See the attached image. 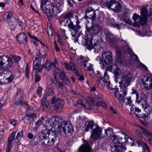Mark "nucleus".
<instances>
[{"label": "nucleus", "instance_id": "nucleus-14", "mask_svg": "<svg viewBox=\"0 0 152 152\" xmlns=\"http://www.w3.org/2000/svg\"><path fill=\"white\" fill-rule=\"evenodd\" d=\"M16 134V132H12L10 134L8 140L7 145L6 148V152H10L13 146V141L14 139Z\"/></svg>", "mask_w": 152, "mask_h": 152}, {"label": "nucleus", "instance_id": "nucleus-18", "mask_svg": "<svg viewBox=\"0 0 152 152\" xmlns=\"http://www.w3.org/2000/svg\"><path fill=\"white\" fill-rule=\"evenodd\" d=\"M106 71H108L114 73L116 76L118 75L120 72V70L118 66L116 65H113L107 67Z\"/></svg>", "mask_w": 152, "mask_h": 152}, {"label": "nucleus", "instance_id": "nucleus-51", "mask_svg": "<svg viewBox=\"0 0 152 152\" xmlns=\"http://www.w3.org/2000/svg\"><path fill=\"white\" fill-rule=\"evenodd\" d=\"M47 32L48 35L52 36V34L53 33V31L51 25H50L49 26H48L47 28Z\"/></svg>", "mask_w": 152, "mask_h": 152}, {"label": "nucleus", "instance_id": "nucleus-56", "mask_svg": "<svg viewBox=\"0 0 152 152\" xmlns=\"http://www.w3.org/2000/svg\"><path fill=\"white\" fill-rule=\"evenodd\" d=\"M124 100L126 101L125 102L127 104L129 105H132V101L131 100V97L130 96L127 97L125 98Z\"/></svg>", "mask_w": 152, "mask_h": 152}, {"label": "nucleus", "instance_id": "nucleus-5", "mask_svg": "<svg viewBox=\"0 0 152 152\" xmlns=\"http://www.w3.org/2000/svg\"><path fill=\"white\" fill-rule=\"evenodd\" d=\"M75 18L76 20L75 22L76 23L75 26L73 25V23H72L70 20H69L67 21V23H69L67 25L68 28L70 29V31L72 36L74 37L76 35L78 29H79L81 27L79 25L80 22L79 21L77 16L75 15Z\"/></svg>", "mask_w": 152, "mask_h": 152}, {"label": "nucleus", "instance_id": "nucleus-12", "mask_svg": "<svg viewBox=\"0 0 152 152\" xmlns=\"http://www.w3.org/2000/svg\"><path fill=\"white\" fill-rule=\"evenodd\" d=\"M142 84L146 89H148L149 87L152 89V79L147 76H143L142 79Z\"/></svg>", "mask_w": 152, "mask_h": 152}, {"label": "nucleus", "instance_id": "nucleus-13", "mask_svg": "<svg viewBox=\"0 0 152 152\" xmlns=\"http://www.w3.org/2000/svg\"><path fill=\"white\" fill-rule=\"evenodd\" d=\"M86 18H89L94 20L95 18L96 14L94 10L91 7H88L85 12Z\"/></svg>", "mask_w": 152, "mask_h": 152}, {"label": "nucleus", "instance_id": "nucleus-64", "mask_svg": "<svg viewBox=\"0 0 152 152\" xmlns=\"http://www.w3.org/2000/svg\"><path fill=\"white\" fill-rule=\"evenodd\" d=\"M9 122L11 124L15 126L17 124V121L15 119H11L10 120Z\"/></svg>", "mask_w": 152, "mask_h": 152}, {"label": "nucleus", "instance_id": "nucleus-10", "mask_svg": "<svg viewBox=\"0 0 152 152\" xmlns=\"http://www.w3.org/2000/svg\"><path fill=\"white\" fill-rule=\"evenodd\" d=\"M95 127L91 132V134L90 138L93 140H96L101 137L102 129L97 124H95Z\"/></svg>", "mask_w": 152, "mask_h": 152}, {"label": "nucleus", "instance_id": "nucleus-42", "mask_svg": "<svg viewBox=\"0 0 152 152\" xmlns=\"http://www.w3.org/2000/svg\"><path fill=\"white\" fill-rule=\"evenodd\" d=\"M58 72H56V75L58 74L59 75V78L61 79L62 80L67 77L64 71L61 69H58Z\"/></svg>", "mask_w": 152, "mask_h": 152}, {"label": "nucleus", "instance_id": "nucleus-37", "mask_svg": "<svg viewBox=\"0 0 152 152\" xmlns=\"http://www.w3.org/2000/svg\"><path fill=\"white\" fill-rule=\"evenodd\" d=\"M110 140L111 141L112 146H113V145H116L117 144H119V141L118 139V136L114 135L111 137Z\"/></svg>", "mask_w": 152, "mask_h": 152}, {"label": "nucleus", "instance_id": "nucleus-29", "mask_svg": "<svg viewBox=\"0 0 152 152\" xmlns=\"http://www.w3.org/2000/svg\"><path fill=\"white\" fill-rule=\"evenodd\" d=\"M86 126L85 130L86 132H88L89 130L93 129V127L94 126V121H88L86 123Z\"/></svg>", "mask_w": 152, "mask_h": 152}, {"label": "nucleus", "instance_id": "nucleus-53", "mask_svg": "<svg viewBox=\"0 0 152 152\" xmlns=\"http://www.w3.org/2000/svg\"><path fill=\"white\" fill-rule=\"evenodd\" d=\"M4 16L6 17L7 20H9L13 16V13L12 12H9L6 13Z\"/></svg>", "mask_w": 152, "mask_h": 152}, {"label": "nucleus", "instance_id": "nucleus-24", "mask_svg": "<svg viewBox=\"0 0 152 152\" xmlns=\"http://www.w3.org/2000/svg\"><path fill=\"white\" fill-rule=\"evenodd\" d=\"M132 18L135 22L139 25H143L146 23H144L142 18H141L140 16L136 14H134L132 17Z\"/></svg>", "mask_w": 152, "mask_h": 152}, {"label": "nucleus", "instance_id": "nucleus-54", "mask_svg": "<svg viewBox=\"0 0 152 152\" xmlns=\"http://www.w3.org/2000/svg\"><path fill=\"white\" fill-rule=\"evenodd\" d=\"M141 104L142 107L145 108L146 106L148 105L149 104L147 100L142 99L141 100Z\"/></svg>", "mask_w": 152, "mask_h": 152}, {"label": "nucleus", "instance_id": "nucleus-26", "mask_svg": "<svg viewBox=\"0 0 152 152\" xmlns=\"http://www.w3.org/2000/svg\"><path fill=\"white\" fill-rule=\"evenodd\" d=\"M106 39L112 42H114L116 41V39L114 37L113 34L109 31H105L104 32Z\"/></svg>", "mask_w": 152, "mask_h": 152}, {"label": "nucleus", "instance_id": "nucleus-38", "mask_svg": "<svg viewBox=\"0 0 152 152\" xmlns=\"http://www.w3.org/2000/svg\"><path fill=\"white\" fill-rule=\"evenodd\" d=\"M123 17L124 21L129 24L132 23V21L130 19L129 14L127 13H124L123 15Z\"/></svg>", "mask_w": 152, "mask_h": 152}, {"label": "nucleus", "instance_id": "nucleus-21", "mask_svg": "<svg viewBox=\"0 0 152 152\" xmlns=\"http://www.w3.org/2000/svg\"><path fill=\"white\" fill-rule=\"evenodd\" d=\"M10 63L13 64L12 59L8 56H0V64Z\"/></svg>", "mask_w": 152, "mask_h": 152}, {"label": "nucleus", "instance_id": "nucleus-62", "mask_svg": "<svg viewBox=\"0 0 152 152\" xmlns=\"http://www.w3.org/2000/svg\"><path fill=\"white\" fill-rule=\"evenodd\" d=\"M25 75L26 77L28 78L29 77V68L28 65L27 64L26 67L25 68Z\"/></svg>", "mask_w": 152, "mask_h": 152}, {"label": "nucleus", "instance_id": "nucleus-15", "mask_svg": "<svg viewBox=\"0 0 152 152\" xmlns=\"http://www.w3.org/2000/svg\"><path fill=\"white\" fill-rule=\"evenodd\" d=\"M109 7L108 8H111L114 11L118 12L120 9L121 5L118 2L115 0H111V2L110 5H108Z\"/></svg>", "mask_w": 152, "mask_h": 152}, {"label": "nucleus", "instance_id": "nucleus-9", "mask_svg": "<svg viewBox=\"0 0 152 152\" xmlns=\"http://www.w3.org/2000/svg\"><path fill=\"white\" fill-rule=\"evenodd\" d=\"M126 87L120 86V91L119 92L116 91L115 93V97L118 99L121 102H124V96L127 94V88H126Z\"/></svg>", "mask_w": 152, "mask_h": 152}, {"label": "nucleus", "instance_id": "nucleus-34", "mask_svg": "<svg viewBox=\"0 0 152 152\" xmlns=\"http://www.w3.org/2000/svg\"><path fill=\"white\" fill-rule=\"evenodd\" d=\"M88 60L87 59L84 58L82 56H80L78 58L77 60L78 63L83 64V66L84 67H86V63L88 62Z\"/></svg>", "mask_w": 152, "mask_h": 152}, {"label": "nucleus", "instance_id": "nucleus-3", "mask_svg": "<svg viewBox=\"0 0 152 152\" xmlns=\"http://www.w3.org/2000/svg\"><path fill=\"white\" fill-rule=\"evenodd\" d=\"M141 113V110L138 107H135L134 108L132 107L131 109V113L135 115L138 117L140 121L142 124L147 126L149 124L147 121V116L145 114H140Z\"/></svg>", "mask_w": 152, "mask_h": 152}, {"label": "nucleus", "instance_id": "nucleus-30", "mask_svg": "<svg viewBox=\"0 0 152 152\" xmlns=\"http://www.w3.org/2000/svg\"><path fill=\"white\" fill-rule=\"evenodd\" d=\"M48 139H49L52 145H53L55 140L57 139V135L56 133L53 132H50L48 136Z\"/></svg>", "mask_w": 152, "mask_h": 152}, {"label": "nucleus", "instance_id": "nucleus-16", "mask_svg": "<svg viewBox=\"0 0 152 152\" xmlns=\"http://www.w3.org/2000/svg\"><path fill=\"white\" fill-rule=\"evenodd\" d=\"M17 37V41L20 44H26L27 43V37L24 33L19 34Z\"/></svg>", "mask_w": 152, "mask_h": 152}, {"label": "nucleus", "instance_id": "nucleus-45", "mask_svg": "<svg viewBox=\"0 0 152 152\" xmlns=\"http://www.w3.org/2000/svg\"><path fill=\"white\" fill-rule=\"evenodd\" d=\"M144 108L145 111L146 113V115H145L148 116L151 114L152 112V109L151 107L149 106V105L147 106H146Z\"/></svg>", "mask_w": 152, "mask_h": 152}, {"label": "nucleus", "instance_id": "nucleus-23", "mask_svg": "<svg viewBox=\"0 0 152 152\" xmlns=\"http://www.w3.org/2000/svg\"><path fill=\"white\" fill-rule=\"evenodd\" d=\"M36 116V114L34 113L30 115L27 114L23 118V120L25 123L28 124L31 122V120H34Z\"/></svg>", "mask_w": 152, "mask_h": 152}, {"label": "nucleus", "instance_id": "nucleus-2", "mask_svg": "<svg viewBox=\"0 0 152 152\" xmlns=\"http://www.w3.org/2000/svg\"><path fill=\"white\" fill-rule=\"evenodd\" d=\"M48 0H40L41 8L42 10L45 11V14L48 18H51L58 11L57 8L53 4H50L46 6L43 9V7L46 4Z\"/></svg>", "mask_w": 152, "mask_h": 152}, {"label": "nucleus", "instance_id": "nucleus-41", "mask_svg": "<svg viewBox=\"0 0 152 152\" xmlns=\"http://www.w3.org/2000/svg\"><path fill=\"white\" fill-rule=\"evenodd\" d=\"M6 74L4 72L0 73V84H7V79L6 77L5 78L4 76H3L2 74Z\"/></svg>", "mask_w": 152, "mask_h": 152}, {"label": "nucleus", "instance_id": "nucleus-7", "mask_svg": "<svg viewBox=\"0 0 152 152\" xmlns=\"http://www.w3.org/2000/svg\"><path fill=\"white\" fill-rule=\"evenodd\" d=\"M51 103L53 104H55L54 106L56 111L59 113L62 110L64 104V102L62 99L55 97L52 98Z\"/></svg>", "mask_w": 152, "mask_h": 152}, {"label": "nucleus", "instance_id": "nucleus-39", "mask_svg": "<svg viewBox=\"0 0 152 152\" xmlns=\"http://www.w3.org/2000/svg\"><path fill=\"white\" fill-rule=\"evenodd\" d=\"M52 121H51L50 118L48 120L46 121L45 124L46 127L47 128L46 129H51L52 131H54V130H53L52 129V127L53 128V126L54 125Z\"/></svg>", "mask_w": 152, "mask_h": 152}, {"label": "nucleus", "instance_id": "nucleus-46", "mask_svg": "<svg viewBox=\"0 0 152 152\" xmlns=\"http://www.w3.org/2000/svg\"><path fill=\"white\" fill-rule=\"evenodd\" d=\"M106 22L107 24L110 26H114L115 24V21L113 18L110 19V18L108 17L106 18Z\"/></svg>", "mask_w": 152, "mask_h": 152}, {"label": "nucleus", "instance_id": "nucleus-63", "mask_svg": "<svg viewBox=\"0 0 152 152\" xmlns=\"http://www.w3.org/2000/svg\"><path fill=\"white\" fill-rule=\"evenodd\" d=\"M87 70L89 71H91L93 72L94 71L93 65L90 63H89V66H87Z\"/></svg>", "mask_w": 152, "mask_h": 152}, {"label": "nucleus", "instance_id": "nucleus-47", "mask_svg": "<svg viewBox=\"0 0 152 152\" xmlns=\"http://www.w3.org/2000/svg\"><path fill=\"white\" fill-rule=\"evenodd\" d=\"M141 129L142 130V132L146 136L148 137H152V134L149 131L144 129L142 127H141Z\"/></svg>", "mask_w": 152, "mask_h": 152}, {"label": "nucleus", "instance_id": "nucleus-17", "mask_svg": "<svg viewBox=\"0 0 152 152\" xmlns=\"http://www.w3.org/2000/svg\"><path fill=\"white\" fill-rule=\"evenodd\" d=\"M73 13L72 10H70L68 12L64 14L63 17L65 18L68 19L66 22V24H69V23H67V21L69 20H70L72 23H73L76 20L75 18V16L73 17Z\"/></svg>", "mask_w": 152, "mask_h": 152}, {"label": "nucleus", "instance_id": "nucleus-44", "mask_svg": "<svg viewBox=\"0 0 152 152\" xmlns=\"http://www.w3.org/2000/svg\"><path fill=\"white\" fill-rule=\"evenodd\" d=\"M127 51L129 52V54L131 56V57L134 60H137L138 59V57L137 55L135 54L130 48L127 47Z\"/></svg>", "mask_w": 152, "mask_h": 152}, {"label": "nucleus", "instance_id": "nucleus-4", "mask_svg": "<svg viewBox=\"0 0 152 152\" xmlns=\"http://www.w3.org/2000/svg\"><path fill=\"white\" fill-rule=\"evenodd\" d=\"M103 61H100V64L102 65V68L107 65H109L112 63L113 60V54L110 51L103 52L102 53Z\"/></svg>", "mask_w": 152, "mask_h": 152}, {"label": "nucleus", "instance_id": "nucleus-43", "mask_svg": "<svg viewBox=\"0 0 152 152\" xmlns=\"http://www.w3.org/2000/svg\"><path fill=\"white\" fill-rule=\"evenodd\" d=\"M73 104L75 106H77L78 104L81 105L83 107L87 109V110H91V108L90 107H87L84 103L81 100H79L77 101V103L75 104L73 103Z\"/></svg>", "mask_w": 152, "mask_h": 152}, {"label": "nucleus", "instance_id": "nucleus-52", "mask_svg": "<svg viewBox=\"0 0 152 152\" xmlns=\"http://www.w3.org/2000/svg\"><path fill=\"white\" fill-rule=\"evenodd\" d=\"M42 123V121H41V120L39 119V120L36 123V124L34 126V125L32 124L31 128L32 129L34 130L37 128L38 126L40 125Z\"/></svg>", "mask_w": 152, "mask_h": 152}, {"label": "nucleus", "instance_id": "nucleus-1", "mask_svg": "<svg viewBox=\"0 0 152 152\" xmlns=\"http://www.w3.org/2000/svg\"><path fill=\"white\" fill-rule=\"evenodd\" d=\"M56 130L58 133L64 136H70L73 132L72 126L65 121L58 126Z\"/></svg>", "mask_w": 152, "mask_h": 152}, {"label": "nucleus", "instance_id": "nucleus-58", "mask_svg": "<svg viewBox=\"0 0 152 152\" xmlns=\"http://www.w3.org/2000/svg\"><path fill=\"white\" fill-rule=\"evenodd\" d=\"M66 86H69L70 85V82L67 77L62 80Z\"/></svg>", "mask_w": 152, "mask_h": 152}, {"label": "nucleus", "instance_id": "nucleus-31", "mask_svg": "<svg viewBox=\"0 0 152 152\" xmlns=\"http://www.w3.org/2000/svg\"><path fill=\"white\" fill-rule=\"evenodd\" d=\"M113 147L114 148V151L116 152H124V150L126 149L122 145H113Z\"/></svg>", "mask_w": 152, "mask_h": 152}, {"label": "nucleus", "instance_id": "nucleus-6", "mask_svg": "<svg viewBox=\"0 0 152 152\" xmlns=\"http://www.w3.org/2000/svg\"><path fill=\"white\" fill-rule=\"evenodd\" d=\"M132 77L129 72H125L121 77V81L119 82L120 86L127 87L130 85Z\"/></svg>", "mask_w": 152, "mask_h": 152}, {"label": "nucleus", "instance_id": "nucleus-55", "mask_svg": "<svg viewBox=\"0 0 152 152\" xmlns=\"http://www.w3.org/2000/svg\"><path fill=\"white\" fill-rule=\"evenodd\" d=\"M16 22L15 21H12L10 23L9 26L10 30H14L15 28Z\"/></svg>", "mask_w": 152, "mask_h": 152}, {"label": "nucleus", "instance_id": "nucleus-22", "mask_svg": "<svg viewBox=\"0 0 152 152\" xmlns=\"http://www.w3.org/2000/svg\"><path fill=\"white\" fill-rule=\"evenodd\" d=\"M92 39H89L88 37L84 38V40L85 41V44L87 46V48L89 50H91L93 49L95 46H94L92 42Z\"/></svg>", "mask_w": 152, "mask_h": 152}, {"label": "nucleus", "instance_id": "nucleus-32", "mask_svg": "<svg viewBox=\"0 0 152 152\" xmlns=\"http://www.w3.org/2000/svg\"><path fill=\"white\" fill-rule=\"evenodd\" d=\"M41 140L42 144L44 145L47 146H52V145L49 140L48 137H44L42 139H39Z\"/></svg>", "mask_w": 152, "mask_h": 152}, {"label": "nucleus", "instance_id": "nucleus-28", "mask_svg": "<svg viewBox=\"0 0 152 152\" xmlns=\"http://www.w3.org/2000/svg\"><path fill=\"white\" fill-rule=\"evenodd\" d=\"M123 134V137L118 136V139L119 141V144L122 145V144L125 142L129 138V136L126 135L125 133L122 132H121Z\"/></svg>", "mask_w": 152, "mask_h": 152}, {"label": "nucleus", "instance_id": "nucleus-57", "mask_svg": "<svg viewBox=\"0 0 152 152\" xmlns=\"http://www.w3.org/2000/svg\"><path fill=\"white\" fill-rule=\"evenodd\" d=\"M34 70H36V72L38 73L41 72L42 71V68H41V66H35L34 65L33 68Z\"/></svg>", "mask_w": 152, "mask_h": 152}, {"label": "nucleus", "instance_id": "nucleus-19", "mask_svg": "<svg viewBox=\"0 0 152 152\" xmlns=\"http://www.w3.org/2000/svg\"><path fill=\"white\" fill-rule=\"evenodd\" d=\"M50 120H51V121H52L54 125H58V127L59 125H61L63 121L62 117H58L56 115H55L52 117L50 118Z\"/></svg>", "mask_w": 152, "mask_h": 152}, {"label": "nucleus", "instance_id": "nucleus-36", "mask_svg": "<svg viewBox=\"0 0 152 152\" xmlns=\"http://www.w3.org/2000/svg\"><path fill=\"white\" fill-rule=\"evenodd\" d=\"M64 65L67 70H72V68L75 66V65L71 62H69V63L65 62L64 64Z\"/></svg>", "mask_w": 152, "mask_h": 152}, {"label": "nucleus", "instance_id": "nucleus-35", "mask_svg": "<svg viewBox=\"0 0 152 152\" xmlns=\"http://www.w3.org/2000/svg\"><path fill=\"white\" fill-rule=\"evenodd\" d=\"M136 142L138 146L142 147V148L144 149V146H145L149 152H151L148 145L145 143L141 141H137Z\"/></svg>", "mask_w": 152, "mask_h": 152}, {"label": "nucleus", "instance_id": "nucleus-20", "mask_svg": "<svg viewBox=\"0 0 152 152\" xmlns=\"http://www.w3.org/2000/svg\"><path fill=\"white\" fill-rule=\"evenodd\" d=\"M140 11L141 15L143 20L144 23H146L148 16L147 8L145 7H143L141 8Z\"/></svg>", "mask_w": 152, "mask_h": 152}, {"label": "nucleus", "instance_id": "nucleus-11", "mask_svg": "<svg viewBox=\"0 0 152 152\" xmlns=\"http://www.w3.org/2000/svg\"><path fill=\"white\" fill-rule=\"evenodd\" d=\"M86 28L87 29V31H91L92 34H97L98 33H101L102 31V27L97 24H93L91 25V28L86 26Z\"/></svg>", "mask_w": 152, "mask_h": 152}, {"label": "nucleus", "instance_id": "nucleus-25", "mask_svg": "<svg viewBox=\"0 0 152 152\" xmlns=\"http://www.w3.org/2000/svg\"><path fill=\"white\" fill-rule=\"evenodd\" d=\"M13 64L10 63L7 64H0V69L3 71V72H7V71H8V70L13 66Z\"/></svg>", "mask_w": 152, "mask_h": 152}, {"label": "nucleus", "instance_id": "nucleus-60", "mask_svg": "<svg viewBox=\"0 0 152 152\" xmlns=\"http://www.w3.org/2000/svg\"><path fill=\"white\" fill-rule=\"evenodd\" d=\"M41 60L35 59V60L34 61L33 64L35 66H40L41 63Z\"/></svg>", "mask_w": 152, "mask_h": 152}, {"label": "nucleus", "instance_id": "nucleus-27", "mask_svg": "<svg viewBox=\"0 0 152 152\" xmlns=\"http://www.w3.org/2000/svg\"><path fill=\"white\" fill-rule=\"evenodd\" d=\"M50 133L49 130L47 129H43L39 134V139H42L44 137H48Z\"/></svg>", "mask_w": 152, "mask_h": 152}, {"label": "nucleus", "instance_id": "nucleus-50", "mask_svg": "<svg viewBox=\"0 0 152 152\" xmlns=\"http://www.w3.org/2000/svg\"><path fill=\"white\" fill-rule=\"evenodd\" d=\"M86 102L89 106H92L94 104L93 98L91 97L88 98L86 99Z\"/></svg>", "mask_w": 152, "mask_h": 152}, {"label": "nucleus", "instance_id": "nucleus-49", "mask_svg": "<svg viewBox=\"0 0 152 152\" xmlns=\"http://www.w3.org/2000/svg\"><path fill=\"white\" fill-rule=\"evenodd\" d=\"M108 0H101L100 2V3L104 6H106L108 8L109 7L108 5L110 4L111 0H110L109 2H108Z\"/></svg>", "mask_w": 152, "mask_h": 152}, {"label": "nucleus", "instance_id": "nucleus-33", "mask_svg": "<svg viewBox=\"0 0 152 152\" xmlns=\"http://www.w3.org/2000/svg\"><path fill=\"white\" fill-rule=\"evenodd\" d=\"M23 136V130H21L18 132L17 135L15 138L14 140V142L15 143H18L20 142L21 138Z\"/></svg>", "mask_w": 152, "mask_h": 152}, {"label": "nucleus", "instance_id": "nucleus-48", "mask_svg": "<svg viewBox=\"0 0 152 152\" xmlns=\"http://www.w3.org/2000/svg\"><path fill=\"white\" fill-rule=\"evenodd\" d=\"M113 132V130L112 128H108L106 129L105 130V136H110L112 134Z\"/></svg>", "mask_w": 152, "mask_h": 152}, {"label": "nucleus", "instance_id": "nucleus-40", "mask_svg": "<svg viewBox=\"0 0 152 152\" xmlns=\"http://www.w3.org/2000/svg\"><path fill=\"white\" fill-rule=\"evenodd\" d=\"M7 73L6 74H8L10 75L9 77H6L7 79V84L12 82L14 79V77L13 74L10 71H7Z\"/></svg>", "mask_w": 152, "mask_h": 152}, {"label": "nucleus", "instance_id": "nucleus-61", "mask_svg": "<svg viewBox=\"0 0 152 152\" xmlns=\"http://www.w3.org/2000/svg\"><path fill=\"white\" fill-rule=\"evenodd\" d=\"M46 69L48 70H50L51 68V65L50 63V62L47 60L46 61L45 64Z\"/></svg>", "mask_w": 152, "mask_h": 152}, {"label": "nucleus", "instance_id": "nucleus-8", "mask_svg": "<svg viewBox=\"0 0 152 152\" xmlns=\"http://www.w3.org/2000/svg\"><path fill=\"white\" fill-rule=\"evenodd\" d=\"M25 94L23 91L18 90L15 96V104L18 106H21L25 103Z\"/></svg>", "mask_w": 152, "mask_h": 152}, {"label": "nucleus", "instance_id": "nucleus-59", "mask_svg": "<svg viewBox=\"0 0 152 152\" xmlns=\"http://www.w3.org/2000/svg\"><path fill=\"white\" fill-rule=\"evenodd\" d=\"M57 37L58 39V40L60 44L61 45H64V43L63 41V39L61 37V35L58 34L57 35Z\"/></svg>", "mask_w": 152, "mask_h": 152}]
</instances>
